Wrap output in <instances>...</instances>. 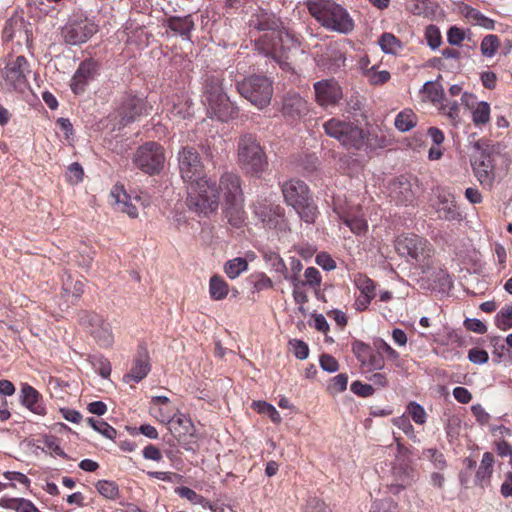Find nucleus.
<instances>
[{
	"mask_svg": "<svg viewBox=\"0 0 512 512\" xmlns=\"http://www.w3.org/2000/svg\"><path fill=\"white\" fill-rule=\"evenodd\" d=\"M255 214L266 227L275 228L283 215V209L280 206L259 205L255 208Z\"/></svg>",
	"mask_w": 512,
	"mask_h": 512,
	"instance_id": "27",
	"label": "nucleus"
},
{
	"mask_svg": "<svg viewBox=\"0 0 512 512\" xmlns=\"http://www.w3.org/2000/svg\"><path fill=\"white\" fill-rule=\"evenodd\" d=\"M356 287L360 291V295L368 296L370 298L375 297V284L373 280L364 274H357L354 279Z\"/></svg>",
	"mask_w": 512,
	"mask_h": 512,
	"instance_id": "39",
	"label": "nucleus"
},
{
	"mask_svg": "<svg viewBox=\"0 0 512 512\" xmlns=\"http://www.w3.org/2000/svg\"><path fill=\"white\" fill-rule=\"evenodd\" d=\"M83 175H84V171H83L82 166L79 163L75 162L68 166L67 180L71 184H77L80 181H82Z\"/></svg>",
	"mask_w": 512,
	"mask_h": 512,
	"instance_id": "58",
	"label": "nucleus"
},
{
	"mask_svg": "<svg viewBox=\"0 0 512 512\" xmlns=\"http://www.w3.org/2000/svg\"><path fill=\"white\" fill-rule=\"evenodd\" d=\"M291 274L288 273V279L293 286L304 285V282L299 279L300 272L303 265L299 259L291 258L290 262Z\"/></svg>",
	"mask_w": 512,
	"mask_h": 512,
	"instance_id": "56",
	"label": "nucleus"
},
{
	"mask_svg": "<svg viewBox=\"0 0 512 512\" xmlns=\"http://www.w3.org/2000/svg\"><path fill=\"white\" fill-rule=\"evenodd\" d=\"M167 26L174 32L182 36L189 37L190 32L194 28V22L191 15L185 17L172 16L167 19Z\"/></svg>",
	"mask_w": 512,
	"mask_h": 512,
	"instance_id": "31",
	"label": "nucleus"
},
{
	"mask_svg": "<svg viewBox=\"0 0 512 512\" xmlns=\"http://www.w3.org/2000/svg\"><path fill=\"white\" fill-rule=\"evenodd\" d=\"M422 91L433 103H440L444 100V89L439 83L427 81L423 85Z\"/></svg>",
	"mask_w": 512,
	"mask_h": 512,
	"instance_id": "41",
	"label": "nucleus"
},
{
	"mask_svg": "<svg viewBox=\"0 0 512 512\" xmlns=\"http://www.w3.org/2000/svg\"><path fill=\"white\" fill-rule=\"evenodd\" d=\"M178 162L181 177L185 182L190 184L206 177L204 175V165L195 148L183 147L178 153Z\"/></svg>",
	"mask_w": 512,
	"mask_h": 512,
	"instance_id": "14",
	"label": "nucleus"
},
{
	"mask_svg": "<svg viewBox=\"0 0 512 512\" xmlns=\"http://www.w3.org/2000/svg\"><path fill=\"white\" fill-rule=\"evenodd\" d=\"M307 102L297 93H287L282 102V115L290 121H295L308 113Z\"/></svg>",
	"mask_w": 512,
	"mask_h": 512,
	"instance_id": "19",
	"label": "nucleus"
},
{
	"mask_svg": "<svg viewBox=\"0 0 512 512\" xmlns=\"http://www.w3.org/2000/svg\"><path fill=\"white\" fill-rule=\"evenodd\" d=\"M379 45L386 54H396L402 47L400 40L391 33H384L379 39Z\"/></svg>",
	"mask_w": 512,
	"mask_h": 512,
	"instance_id": "38",
	"label": "nucleus"
},
{
	"mask_svg": "<svg viewBox=\"0 0 512 512\" xmlns=\"http://www.w3.org/2000/svg\"><path fill=\"white\" fill-rule=\"evenodd\" d=\"M368 79L372 84H383L390 79V73L388 71H376L375 65L370 67L368 71Z\"/></svg>",
	"mask_w": 512,
	"mask_h": 512,
	"instance_id": "59",
	"label": "nucleus"
},
{
	"mask_svg": "<svg viewBox=\"0 0 512 512\" xmlns=\"http://www.w3.org/2000/svg\"><path fill=\"white\" fill-rule=\"evenodd\" d=\"M150 371L149 355L145 349L138 352L134 364L128 374L124 376V381H134L136 383L144 379Z\"/></svg>",
	"mask_w": 512,
	"mask_h": 512,
	"instance_id": "24",
	"label": "nucleus"
},
{
	"mask_svg": "<svg viewBox=\"0 0 512 512\" xmlns=\"http://www.w3.org/2000/svg\"><path fill=\"white\" fill-rule=\"evenodd\" d=\"M79 323L93 337L99 346L109 348L113 345L114 335L111 324L101 315L94 312L82 311L79 313Z\"/></svg>",
	"mask_w": 512,
	"mask_h": 512,
	"instance_id": "13",
	"label": "nucleus"
},
{
	"mask_svg": "<svg viewBox=\"0 0 512 512\" xmlns=\"http://www.w3.org/2000/svg\"><path fill=\"white\" fill-rule=\"evenodd\" d=\"M495 458L491 452H485L475 475V485L484 488L490 484Z\"/></svg>",
	"mask_w": 512,
	"mask_h": 512,
	"instance_id": "26",
	"label": "nucleus"
},
{
	"mask_svg": "<svg viewBox=\"0 0 512 512\" xmlns=\"http://www.w3.org/2000/svg\"><path fill=\"white\" fill-rule=\"evenodd\" d=\"M63 288L67 293H71L74 297L79 298L84 292V284L82 281L72 283L70 276L63 283Z\"/></svg>",
	"mask_w": 512,
	"mask_h": 512,
	"instance_id": "61",
	"label": "nucleus"
},
{
	"mask_svg": "<svg viewBox=\"0 0 512 512\" xmlns=\"http://www.w3.org/2000/svg\"><path fill=\"white\" fill-rule=\"evenodd\" d=\"M110 196L114 200V205L117 210L126 213L131 218L138 217V207L136 203L140 202L139 198L132 200L126 191L119 186H115L112 189Z\"/></svg>",
	"mask_w": 512,
	"mask_h": 512,
	"instance_id": "21",
	"label": "nucleus"
},
{
	"mask_svg": "<svg viewBox=\"0 0 512 512\" xmlns=\"http://www.w3.org/2000/svg\"><path fill=\"white\" fill-rule=\"evenodd\" d=\"M217 187L218 192L222 193L225 217L232 226L241 227L245 221L241 177L236 173L225 172Z\"/></svg>",
	"mask_w": 512,
	"mask_h": 512,
	"instance_id": "2",
	"label": "nucleus"
},
{
	"mask_svg": "<svg viewBox=\"0 0 512 512\" xmlns=\"http://www.w3.org/2000/svg\"><path fill=\"white\" fill-rule=\"evenodd\" d=\"M252 407L257 412L267 415L274 423L281 422V416L273 405L265 401H254Z\"/></svg>",
	"mask_w": 512,
	"mask_h": 512,
	"instance_id": "44",
	"label": "nucleus"
},
{
	"mask_svg": "<svg viewBox=\"0 0 512 512\" xmlns=\"http://www.w3.org/2000/svg\"><path fill=\"white\" fill-rule=\"evenodd\" d=\"M395 249L401 257H405L408 262L418 266L423 272L432 265L433 248L430 243L416 235L406 234L397 237Z\"/></svg>",
	"mask_w": 512,
	"mask_h": 512,
	"instance_id": "8",
	"label": "nucleus"
},
{
	"mask_svg": "<svg viewBox=\"0 0 512 512\" xmlns=\"http://www.w3.org/2000/svg\"><path fill=\"white\" fill-rule=\"evenodd\" d=\"M290 350L293 352L296 358L300 360H304L309 355L308 345L302 341L297 339H292L289 341Z\"/></svg>",
	"mask_w": 512,
	"mask_h": 512,
	"instance_id": "55",
	"label": "nucleus"
},
{
	"mask_svg": "<svg viewBox=\"0 0 512 512\" xmlns=\"http://www.w3.org/2000/svg\"><path fill=\"white\" fill-rule=\"evenodd\" d=\"M310 14L326 29L348 34L354 22L346 9L332 0H307Z\"/></svg>",
	"mask_w": 512,
	"mask_h": 512,
	"instance_id": "3",
	"label": "nucleus"
},
{
	"mask_svg": "<svg viewBox=\"0 0 512 512\" xmlns=\"http://www.w3.org/2000/svg\"><path fill=\"white\" fill-rule=\"evenodd\" d=\"M3 38L7 41L17 39L18 43L29 40L28 30L22 18H11L7 21L4 30Z\"/></svg>",
	"mask_w": 512,
	"mask_h": 512,
	"instance_id": "25",
	"label": "nucleus"
},
{
	"mask_svg": "<svg viewBox=\"0 0 512 512\" xmlns=\"http://www.w3.org/2000/svg\"><path fill=\"white\" fill-rule=\"evenodd\" d=\"M439 110L449 118L454 126L459 123V105L456 101L442 104Z\"/></svg>",
	"mask_w": 512,
	"mask_h": 512,
	"instance_id": "52",
	"label": "nucleus"
},
{
	"mask_svg": "<svg viewBox=\"0 0 512 512\" xmlns=\"http://www.w3.org/2000/svg\"><path fill=\"white\" fill-rule=\"evenodd\" d=\"M186 204L198 214L208 216L219 207V192L215 181L205 177L187 186Z\"/></svg>",
	"mask_w": 512,
	"mask_h": 512,
	"instance_id": "6",
	"label": "nucleus"
},
{
	"mask_svg": "<svg viewBox=\"0 0 512 512\" xmlns=\"http://www.w3.org/2000/svg\"><path fill=\"white\" fill-rule=\"evenodd\" d=\"M344 223L351 229V231L355 234H363L366 232L368 225L365 219L361 217H350L348 215L341 216Z\"/></svg>",
	"mask_w": 512,
	"mask_h": 512,
	"instance_id": "48",
	"label": "nucleus"
},
{
	"mask_svg": "<svg viewBox=\"0 0 512 512\" xmlns=\"http://www.w3.org/2000/svg\"><path fill=\"white\" fill-rule=\"evenodd\" d=\"M394 473L400 481V484L397 486L398 489H405L417 480L416 470L408 464L395 467Z\"/></svg>",
	"mask_w": 512,
	"mask_h": 512,
	"instance_id": "32",
	"label": "nucleus"
},
{
	"mask_svg": "<svg viewBox=\"0 0 512 512\" xmlns=\"http://www.w3.org/2000/svg\"><path fill=\"white\" fill-rule=\"evenodd\" d=\"M352 351L361 366L367 371L381 370L384 365V358L380 352L373 350L369 345L361 341L352 344Z\"/></svg>",
	"mask_w": 512,
	"mask_h": 512,
	"instance_id": "18",
	"label": "nucleus"
},
{
	"mask_svg": "<svg viewBox=\"0 0 512 512\" xmlns=\"http://www.w3.org/2000/svg\"><path fill=\"white\" fill-rule=\"evenodd\" d=\"M167 113L169 118L175 121L186 119L193 115L191 104L179 97L176 101L172 102L171 107L167 108Z\"/></svg>",
	"mask_w": 512,
	"mask_h": 512,
	"instance_id": "30",
	"label": "nucleus"
},
{
	"mask_svg": "<svg viewBox=\"0 0 512 512\" xmlns=\"http://www.w3.org/2000/svg\"><path fill=\"white\" fill-rule=\"evenodd\" d=\"M325 133L335 138L346 149L364 148V130L351 121L331 118L323 124Z\"/></svg>",
	"mask_w": 512,
	"mask_h": 512,
	"instance_id": "9",
	"label": "nucleus"
},
{
	"mask_svg": "<svg viewBox=\"0 0 512 512\" xmlns=\"http://www.w3.org/2000/svg\"><path fill=\"white\" fill-rule=\"evenodd\" d=\"M472 121L475 125H485L490 121V105L485 102H479L472 113Z\"/></svg>",
	"mask_w": 512,
	"mask_h": 512,
	"instance_id": "43",
	"label": "nucleus"
},
{
	"mask_svg": "<svg viewBox=\"0 0 512 512\" xmlns=\"http://www.w3.org/2000/svg\"><path fill=\"white\" fill-rule=\"evenodd\" d=\"M474 148L478 151V155L471 160L474 175L482 186L491 188L495 180V166L492 158L495 147L479 140L474 144Z\"/></svg>",
	"mask_w": 512,
	"mask_h": 512,
	"instance_id": "11",
	"label": "nucleus"
},
{
	"mask_svg": "<svg viewBox=\"0 0 512 512\" xmlns=\"http://www.w3.org/2000/svg\"><path fill=\"white\" fill-rule=\"evenodd\" d=\"M29 65L24 56H17L9 61L4 68L3 77L8 85L15 90H23L27 85Z\"/></svg>",
	"mask_w": 512,
	"mask_h": 512,
	"instance_id": "16",
	"label": "nucleus"
},
{
	"mask_svg": "<svg viewBox=\"0 0 512 512\" xmlns=\"http://www.w3.org/2000/svg\"><path fill=\"white\" fill-rule=\"evenodd\" d=\"M499 47V38L496 35L490 34L483 38L480 48L481 53L486 57H492Z\"/></svg>",
	"mask_w": 512,
	"mask_h": 512,
	"instance_id": "47",
	"label": "nucleus"
},
{
	"mask_svg": "<svg viewBox=\"0 0 512 512\" xmlns=\"http://www.w3.org/2000/svg\"><path fill=\"white\" fill-rule=\"evenodd\" d=\"M425 38L428 46L433 50L441 45V33L439 28L435 25H429L426 27Z\"/></svg>",
	"mask_w": 512,
	"mask_h": 512,
	"instance_id": "51",
	"label": "nucleus"
},
{
	"mask_svg": "<svg viewBox=\"0 0 512 512\" xmlns=\"http://www.w3.org/2000/svg\"><path fill=\"white\" fill-rule=\"evenodd\" d=\"M392 196L400 204L411 203L414 199L411 183L401 179L392 185Z\"/></svg>",
	"mask_w": 512,
	"mask_h": 512,
	"instance_id": "29",
	"label": "nucleus"
},
{
	"mask_svg": "<svg viewBox=\"0 0 512 512\" xmlns=\"http://www.w3.org/2000/svg\"><path fill=\"white\" fill-rule=\"evenodd\" d=\"M305 282L304 285L311 287H319L321 284L320 272L315 267H308L304 273Z\"/></svg>",
	"mask_w": 512,
	"mask_h": 512,
	"instance_id": "63",
	"label": "nucleus"
},
{
	"mask_svg": "<svg viewBox=\"0 0 512 512\" xmlns=\"http://www.w3.org/2000/svg\"><path fill=\"white\" fill-rule=\"evenodd\" d=\"M93 250L84 245L75 255L76 262L79 267L89 269L93 261Z\"/></svg>",
	"mask_w": 512,
	"mask_h": 512,
	"instance_id": "50",
	"label": "nucleus"
},
{
	"mask_svg": "<svg viewBox=\"0 0 512 512\" xmlns=\"http://www.w3.org/2000/svg\"><path fill=\"white\" fill-rule=\"evenodd\" d=\"M98 72V64L94 60L83 61L76 70L72 80L71 89L74 93H82L89 81L93 80Z\"/></svg>",
	"mask_w": 512,
	"mask_h": 512,
	"instance_id": "20",
	"label": "nucleus"
},
{
	"mask_svg": "<svg viewBox=\"0 0 512 512\" xmlns=\"http://www.w3.org/2000/svg\"><path fill=\"white\" fill-rule=\"evenodd\" d=\"M202 102L211 118L225 122L237 116V108L230 102L222 88L221 80L207 76L203 84Z\"/></svg>",
	"mask_w": 512,
	"mask_h": 512,
	"instance_id": "5",
	"label": "nucleus"
},
{
	"mask_svg": "<svg viewBox=\"0 0 512 512\" xmlns=\"http://www.w3.org/2000/svg\"><path fill=\"white\" fill-rule=\"evenodd\" d=\"M209 293L213 300H222L228 294V285L221 277L212 276L209 283Z\"/></svg>",
	"mask_w": 512,
	"mask_h": 512,
	"instance_id": "35",
	"label": "nucleus"
},
{
	"mask_svg": "<svg viewBox=\"0 0 512 512\" xmlns=\"http://www.w3.org/2000/svg\"><path fill=\"white\" fill-rule=\"evenodd\" d=\"M320 366L324 371L330 373L336 372L339 369L337 360L329 354H323L320 357Z\"/></svg>",
	"mask_w": 512,
	"mask_h": 512,
	"instance_id": "64",
	"label": "nucleus"
},
{
	"mask_svg": "<svg viewBox=\"0 0 512 512\" xmlns=\"http://www.w3.org/2000/svg\"><path fill=\"white\" fill-rule=\"evenodd\" d=\"M145 112L146 107L143 100L135 96H129L125 98L120 108L122 123L128 124Z\"/></svg>",
	"mask_w": 512,
	"mask_h": 512,
	"instance_id": "23",
	"label": "nucleus"
},
{
	"mask_svg": "<svg viewBox=\"0 0 512 512\" xmlns=\"http://www.w3.org/2000/svg\"><path fill=\"white\" fill-rule=\"evenodd\" d=\"M364 148L369 150H375L378 148L385 147L386 140L384 137H379L378 135L372 132L364 131Z\"/></svg>",
	"mask_w": 512,
	"mask_h": 512,
	"instance_id": "54",
	"label": "nucleus"
},
{
	"mask_svg": "<svg viewBox=\"0 0 512 512\" xmlns=\"http://www.w3.org/2000/svg\"><path fill=\"white\" fill-rule=\"evenodd\" d=\"M351 391L361 397H369L373 395L374 388L370 384H364L360 381H354L350 386Z\"/></svg>",
	"mask_w": 512,
	"mask_h": 512,
	"instance_id": "60",
	"label": "nucleus"
},
{
	"mask_svg": "<svg viewBox=\"0 0 512 512\" xmlns=\"http://www.w3.org/2000/svg\"><path fill=\"white\" fill-rule=\"evenodd\" d=\"M22 402L33 413L38 415L45 414V408L41 402V395L33 387L29 385L23 386Z\"/></svg>",
	"mask_w": 512,
	"mask_h": 512,
	"instance_id": "28",
	"label": "nucleus"
},
{
	"mask_svg": "<svg viewBox=\"0 0 512 512\" xmlns=\"http://www.w3.org/2000/svg\"><path fill=\"white\" fill-rule=\"evenodd\" d=\"M417 124V116L411 109L401 111L395 118L394 125L401 132H407Z\"/></svg>",
	"mask_w": 512,
	"mask_h": 512,
	"instance_id": "33",
	"label": "nucleus"
},
{
	"mask_svg": "<svg viewBox=\"0 0 512 512\" xmlns=\"http://www.w3.org/2000/svg\"><path fill=\"white\" fill-rule=\"evenodd\" d=\"M249 34L260 54L273 59L285 71L293 69L299 44L274 14L258 8L248 21Z\"/></svg>",
	"mask_w": 512,
	"mask_h": 512,
	"instance_id": "1",
	"label": "nucleus"
},
{
	"mask_svg": "<svg viewBox=\"0 0 512 512\" xmlns=\"http://www.w3.org/2000/svg\"><path fill=\"white\" fill-rule=\"evenodd\" d=\"M95 486L98 493L107 499L114 500L119 496L118 485L113 481L99 480Z\"/></svg>",
	"mask_w": 512,
	"mask_h": 512,
	"instance_id": "42",
	"label": "nucleus"
},
{
	"mask_svg": "<svg viewBox=\"0 0 512 512\" xmlns=\"http://www.w3.org/2000/svg\"><path fill=\"white\" fill-rule=\"evenodd\" d=\"M496 325L501 330L512 328V305L502 308L496 315Z\"/></svg>",
	"mask_w": 512,
	"mask_h": 512,
	"instance_id": "49",
	"label": "nucleus"
},
{
	"mask_svg": "<svg viewBox=\"0 0 512 512\" xmlns=\"http://www.w3.org/2000/svg\"><path fill=\"white\" fill-rule=\"evenodd\" d=\"M407 411L416 424L423 425L426 422L427 414L420 404L410 402L407 406Z\"/></svg>",
	"mask_w": 512,
	"mask_h": 512,
	"instance_id": "53",
	"label": "nucleus"
},
{
	"mask_svg": "<svg viewBox=\"0 0 512 512\" xmlns=\"http://www.w3.org/2000/svg\"><path fill=\"white\" fill-rule=\"evenodd\" d=\"M465 17L473 21L476 25H479L485 29L493 30L495 28L494 20L486 17L475 8L465 6L464 8Z\"/></svg>",
	"mask_w": 512,
	"mask_h": 512,
	"instance_id": "34",
	"label": "nucleus"
},
{
	"mask_svg": "<svg viewBox=\"0 0 512 512\" xmlns=\"http://www.w3.org/2000/svg\"><path fill=\"white\" fill-rule=\"evenodd\" d=\"M133 164L142 172L155 175L164 167L165 154L163 147L154 141L139 146L132 157Z\"/></svg>",
	"mask_w": 512,
	"mask_h": 512,
	"instance_id": "12",
	"label": "nucleus"
},
{
	"mask_svg": "<svg viewBox=\"0 0 512 512\" xmlns=\"http://www.w3.org/2000/svg\"><path fill=\"white\" fill-rule=\"evenodd\" d=\"M237 163L252 176H260L268 168V157L256 135L245 133L237 141Z\"/></svg>",
	"mask_w": 512,
	"mask_h": 512,
	"instance_id": "4",
	"label": "nucleus"
},
{
	"mask_svg": "<svg viewBox=\"0 0 512 512\" xmlns=\"http://www.w3.org/2000/svg\"><path fill=\"white\" fill-rule=\"evenodd\" d=\"M161 422L169 424V429L176 438L192 434V421L184 414L170 415V413H168L167 415H162Z\"/></svg>",
	"mask_w": 512,
	"mask_h": 512,
	"instance_id": "22",
	"label": "nucleus"
},
{
	"mask_svg": "<svg viewBox=\"0 0 512 512\" xmlns=\"http://www.w3.org/2000/svg\"><path fill=\"white\" fill-rule=\"evenodd\" d=\"M316 102L322 107L334 106L343 97V92L337 81L324 79L314 83Z\"/></svg>",
	"mask_w": 512,
	"mask_h": 512,
	"instance_id": "17",
	"label": "nucleus"
},
{
	"mask_svg": "<svg viewBox=\"0 0 512 512\" xmlns=\"http://www.w3.org/2000/svg\"><path fill=\"white\" fill-rule=\"evenodd\" d=\"M326 58L328 60V63L326 64L327 69L330 71H337L342 66L345 65V56L344 53H342L339 50L331 49L326 54Z\"/></svg>",
	"mask_w": 512,
	"mask_h": 512,
	"instance_id": "45",
	"label": "nucleus"
},
{
	"mask_svg": "<svg viewBox=\"0 0 512 512\" xmlns=\"http://www.w3.org/2000/svg\"><path fill=\"white\" fill-rule=\"evenodd\" d=\"M437 213L439 218L445 220H456L460 217V213L457 211L456 207L448 203H443L442 206L437 209Z\"/></svg>",
	"mask_w": 512,
	"mask_h": 512,
	"instance_id": "57",
	"label": "nucleus"
},
{
	"mask_svg": "<svg viewBox=\"0 0 512 512\" xmlns=\"http://www.w3.org/2000/svg\"><path fill=\"white\" fill-rule=\"evenodd\" d=\"M237 90L259 109L267 107L272 99V82L265 76L253 75L237 83Z\"/></svg>",
	"mask_w": 512,
	"mask_h": 512,
	"instance_id": "10",
	"label": "nucleus"
},
{
	"mask_svg": "<svg viewBox=\"0 0 512 512\" xmlns=\"http://www.w3.org/2000/svg\"><path fill=\"white\" fill-rule=\"evenodd\" d=\"M348 384V376L344 373L335 376L329 384V390L331 392H343L346 390Z\"/></svg>",
	"mask_w": 512,
	"mask_h": 512,
	"instance_id": "62",
	"label": "nucleus"
},
{
	"mask_svg": "<svg viewBox=\"0 0 512 512\" xmlns=\"http://www.w3.org/2000/svg\"><path fill=\"white\" fill-rule=\"evenodd\" d=\"M98 31V26L87 18L71 19L63 27L64 41L70 45L85 43Z\"/></svg>",
	"mask_w": 512,
	"mask_h": 512,
	"instance_id": "15",
	"label": "nucleus"
},
{
	"mask_svg": "<svg viewBox=\"0 0 512 512\" xmlns=\"http://www.w3.org/2000/svg\"><path fill=\"white\" fill-rule=\"evenodd\" d=\"M281 189L286 204L293 207L300 219L307 224L314 223L318 209L310 197L306 183L302 180L291 179L284 182Z\"/></svg>",
	"mask_w": 512,
	"mask_h": 512,
	"instance_id": "7",
	"label": "nucleus"
},
{
	"mask_svg": "<svg viewBox=\"0 0 512 512\" xmlns=\"http://www.w3.org/2000/svg\"><path fill=\"white\" fill-rule=\"evenodd\" d=\"M248 269V262L245 258L237 257L229 260L224 267L225 273L230 279L237 278L242 272Z\"/></svg>",
	"mask_w": 512,
	"mask_h": 512,
	"instance_id": "36",
	"label": "nucleus"
},
{
	"mask_svg": "<svg viewBox=\"0 0 512 512\" xmlns=\"http://www.w3.org/2000/svg\"><path fill=\"white\" fill-rule=\"evenodd\" d=\"M263 257L273 271L280 274L284 279H288V269L279 254L266 252Z\"/></svg>",
	"mask_w": 512,
	"mask_h": 512,
	"instance_id": "37",
	"label": "nucleus"
},
{
	"mask_svg": "<svg viewBox=\"0 0 512 512\" xmlns=\"http://www.w3.org/2000/svg\"><path fill=\"white\" fill-rule=\"evenodd\" d=\"M422 455L432 463L436 470L443 471L448 466L444 454L435 448L425 449Z\"/></svg>",
	"mask_w": 512,
	"mask_h": 512,
	"instance_id": "40",
	"label": "nucleus"
},
{
	"mask_svg": "<svg viewBox=\"0 0 512 512\" xmlns=\"http://www.w3.org/2000/svg\"><path fill=\"white\" fill-rule=\"evenodd\" d=\"M87 422L95 431L99 432L104 437L111 440L116 437L117 431L108 423L94 418H88Z\"/></svg>",
	"mask_w": 512,
	"mask_h": 512,
	"instance_id": "46",
	"label": "nucleus"
}]
</instances>
